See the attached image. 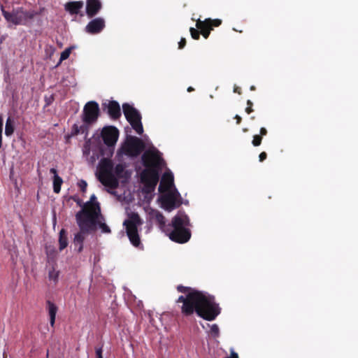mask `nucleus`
Wrapping results in <instances>:
<instances>
[{
	"mask_svg": "<svg viewBox=\"0 0 358 358\" xmlns=\"http://www.w3.org/2000/svg\"><path fill=\"white\" fill-rule=\"evenodd\" d=\"M176 289L185 294L176 300V303H182L180 310L184 316L189 317L196 313L203 320L213 321L220 314L221 308L214 296L182 285H178Z\"/></svg>",
	"mask_w": 358,
	"mask_h": 358,
	"instance_id": "nucleus-1",
	"label": "nucleus"
},
{
	"mask_svg": "<svg viewBox=\"0 0 358 358\" xmlns=\"http://www.w3.org/2000/svg\"><path fill=\"white\" fill-rule=\"evenodd\" d=\"M142 163L145 169L141 173V181L143 184V192L150 194L155 189L159 180V173L164 164V159L157 152H145L142 157Z\"/></svg>",
	"mask_w": 358,
	"mask_h": 358,
	"instance_id": "nucleus-2",
	"label": "nucleus"
},
{
	"mask_svg": "<svg viewBox=\"0 0 358 358\" xmlns=\"http://www.w3.org/2000/svg\"><path fill=\"white\" fill-rule=\"evenodd\" d=\"M189 226L190 221L188 215L180 211L172 218L166 234L172 241L178 243H187L191 238V231L187 228Z\"/></svg>",
	"mask_w": 358,
	"mask_h": 358,
	"instance_id": "nucleus-3",
	"label": "nucleus"
},
{
	"mask_svg": "<svg viewBox=\"0 0 358 358\" xmlns=\"http://www.w3.org/2000/svg\"><path fill=\"white\" fill-rule=\"evenodd\" d=\"M1 10L8 22L14 25H27L28 22L33 20L35 16L41 15L45 8H41L38 11H36L34 10H27L23 7H18L10 13L5 10L4 6L1 5Z\"/></svg>",
	"mask_w": 358,
	"mask_h": 358,
	"instance_id": "nucleus-4",
	"label": "nucleus"
},
{
	"mask_svg": "<svg viewBox=\"0 0 358 358\" xmlns=\"http://www.w3.org/2000/svg\"><path fill=\"white\" fill-rule=\"evenodd\" d=\"M143 223L142 219L139 215L136 213H132L129 215L128 219L125 220L123 222L129 241L136 248H143L138 234V227H141Z\"/></svg>",
	"mask_w": 358,
	"mask_h": 358,
	"instance_id": "nucleus-5",
	"label": "nucleus"
},
{
	"mask_svg": "<svg viewBox=\"0 0 358 358\" xmlns=\"http://www.w3.org/2000/svg\"><path fill=\"white\" fill-rule=\"evenodd\" d=\"M76 218L83 219L96 224L98 223L97 220L99 218L103 220L99 203L96 201L94 194L91 196L90 201L86 202L83 208L76 213Z\"/></svg>",
	"mask_w": 358,
	"mask_h": 358,
	"instance_id": "nucleus-6",
	"label": "nucleus"
},
{
	"mask_svg": "<svg viewBox=\"0 0 358 358\" xmlns=\"http://www.w3.org/2000/svg\"><path fill=\"white\" fill-rule=\"evenodd\" d=\"M113 163L108 158H103L99 164V180L106 187L115 189L119 181L113 174Z\"/></svg>",
	"mask_w": 358,
	"mask_h": 358,
	"instance_id": "nucleus-7",
	"label": "nucleus"
},
{
	"mask_svg": "<svg viewBox=\"0 0 358 358\" xmlns=\"http://www.w3.org/2000/svg\"><path fill=\"white\" fill-rule=\"evenodd\" d=\"M76 219L80 231L74 234L73 243L74 245V249L78 253H80L83 250V243L86 236L96 230L97 224L94 222L91 223L89 222V221L83 219Z\"/></svg>",
	"mask_w": 358,
	"mask_h": 358,
	"instance_id": "nucleus-8",
	"label": "nucleus"
},
{
	"mask_svg": "<svg viewBox=\"0 0 358 358\" xmlns=\"http://www.w3.org/2000/svg\"><path fill=\"white\" fill-rule=\"evenodd\" d=\"M122 110L127 120L132 128L138 134H142L143 127L141 122V115L138 110L128 103H123Z\"/></svg>",
	"mask_w": 358,
	"mask_h": 358,
	"instance_id": "nucleus-9",
	"label": "nucleus"
},
{
	"mask_svg": "<svg viewBox=\"0 0 358 358\" xmlns=\"http://www.w3.org/2000/svg\"><path fill=\"white\" fill-rule=\"evenodd\" d=\"M145 148L141 139L136 136H128L122 146V151L129 157L138 156Z\"/></svg>",
	"mask_w": 358,
	"mask_h": 358,
	"instance_id": "nucleus-10",
	"label": "nucleus"
},
{
	"mask_svg": "<svg viewBox=\"0 0 358 358\" xmlns=\"http://www.w3.org/2000/svg\"><path fill=\"white\" fill-rule=\"evenodd\" d=\"M100 115L99 106L97 102L90 101L84 106L82 120L86 124H94Z\"/></svg>",
	"mask_w": 358,
	"mask_h": 358,
	"instance_id": "nucleus-11",
	"label": "nucleus"
},
{
	"mask_svg": "<svg viewBox=\"0 0 358 358\" xmlns=\"http://www.w3.org/2000/svg\"><path fill=\"white\" fill-rule=\"evenodd\" d=\"M160 199L162 207L168 211L173 210L179 207L182 203L180 194L176 189H174L173 191H169L168 193L162 195Z\"/></svg>",
	"mask_w": 358,
	"mask_h": 358,
	"instance_id": "nucleus-12",
	"label": "nucleus"
},
{
	"mask_svg": "<svg viewBox=\"0 0 358 358\" xmlns=\"http://www.w3.org/2000/svg\"><path fill=\"white\" fill-rule=\"evenodd\" d=\"M221 24L222 20L220 19L212 20L208 18L203 21L199 19L196 21V27L200 30V34H202L205 38H208L213 27H219Z\"/></svg>",
	"mask_w": 358,
	"mask_h": 358,
	"instance_id": "nucleus-13",
	"label": "nucleus"
},
{
	"mask_svg": "<svg viewBox=\"0 0 358 358\" xmlns=\"http://www.w3.org/2000/svg\"><path fill=\"white\" fill-rule=\"evenodd\" d=\"M119 131L114 126H108L103 128L101 137L103 143L108 147L114 146L117 141Z\"/></svg>",
	"mask_w": 358,
	"mask_h": 358,
	"instance_id": "nucleus-14",
	"label": "nucleus"
},
{
	"mask_svg": "<svg viewBox=\"0 0 358 358\" xmlns=\"http://www.w3.org/2000/svg\"><path fill=\"white\" fill-rule=\"evenodd\" d=\"M103 110H106L110 117L113 120H117L121 116V109L119 103L116 101H108V103H102Z\"/></svg>",
	"mask_w": 358,
	"mask_h": 358,
	"instance_id": "nucleus-15",
	"label": "nucleus"
},
{
	"mask_svg": "<svg viewBox=\"0 0 358 358\" xmlns=\"http://www.w3.org/2000/svg\"><path fill=\"white\" fill-rule=\"evenodd\" d=\"M105 27V20L101 17L92 20L85 27L86 32L90 34L100 33Z\"/></svg>",
	"mask_w": 358,
	"mask_h": 358,
	"instance_id": "nucleus-16",
	"label": "nucleus"
},
{
	"mask_svg": "<svg viewBox=\"0 0 358 358\" xmlns=\"http://www.w3.org/2000/svg\"><path fill=\"white\" fill-rule=\"evenodd\" d=\"M102 8V3L100 0L86 1V14L88 17H93L96 15Z\"/></svg>",
	"mask_w": 358,
	"mask_h": 358,
	"instance_id": "nucleus-17",
	"label": "nucleus"
},
{
	"mask_svg": "<svg viewBox=\"0 0 358 358\" xmlns=\"http://www.w3.org/2000/svg\"><path fill=\"white\" fill-rule=\"evenodd\" d=\"M173 176L172 173L166 172L163 174L160 185L159 186V191L160 192L172 191L171 188L173 184Z\"/></svg>",
	"mask_w": 358,
	"mask_h": 358,
	"instance_id": "nucleus-18",
	"label": "nucleus"
},
{
	"mask_svg": "<svg viewBox=\"0 0 358 358\" xmlns=\"http://www.w3.org/2000/svg\"><path fill=\"white\" fill-rule=\"evenodd\" d=\"M83 2L82 1H70L65 4V10L71 15H77L79 13L81 8L83 7Z\"/></svg>",
	"mask_w": 358,
	"mask_h": 358,
	"instance_id": "nucleus-19",
	"label": "nucleus"
},
{
	"mask_svg": "<svg viewBox=\"0 0 358 358\" xmlns=\"http://www.w3.org/2000/svg\"><path fill=\"white\" fill-rule=\"evenodd\" d=\"M47 309L50 317V324L51 327H54L55 322L56 315L57 313V306L51 301L48 300L46 301Z\"/></svg>",
	"mask_w": 358,
	"mask_h": 358,
	"instance_id": "nucleus-20",
	"label": "nucleus"
},
{
	"mask_svg": "<svg viewBox=\"0 0 358 358\" xmlns=\"http://www.w3.org/2000/svg\"><path fill=\"white\" fill-rule=\"evenodd\" d=\"M50 172L54 174L53 177V191L55 193H59L61 190V186L63 183V180L57 174V170L55 168H52Z\"/></svg>",
	"mask_w": 358,
	"mask_h": 358,
	"instance_id": "nucleus-21",
	"label": "nucleus"
},
{
	"mask_svg": "<svg viewBox=\"0 0 358 358\" xmlns=\"http://www.w3.org/2000/svg\"><path fill=\"white\" fill-rule=\"evenodd\" d=\"M69 244L67 231L64 229H62L59 236V249L60 251L65 249Z\"/></svg>",
	"mask_w": 358,
	"mask_h": 358,
	"instance_id": "nucleus-22",
	"label": "nucleus"
},
{
	"mask_svg": "<svg viewBox=\"0 0 358 358\" xmlns=\"http://www.w3.org/2000/svg\"><path fill=\"white\" fill-rule=\"evenodd\" d=\"M15 131V122L10 117H8L6 122L5 134L6 136H10Z\"/></svg>",
	"mask_w": 358,
	"mask_h": 358,
	"instance_id": "nucleus-23",
	"label": "nucleus"
},
{
	"mask_svg": "<svg viewBox=\"0 0 358 358\" xmlns=\"http://www.w3.org/2000/svg\"><path fill=\"white\" fill-rule=\"evenodd\" d=\"M114 169L113 174L115 176L116 178L120 179L125 177L126 171H125V166L122 164H117Z\"/></svg>",
	"mask_w": 358,
	"mask_h": 358,
	"instance_id": "nucleus-24",
	"label": "nucleus"
},
{
	"mask_svg": "<svg viewBox=\"0 0 358 358\" xmlns=\"http://www.w3.org/2000/svg\"><path fill=\"white\" fill-rule=\"evenodd\" d=\"M155 220L157 222L159 227L166 233L167 232V229H169V225L166 224V218L165 217L160 213H157L155 216Z\"/></svg>",
	"mask_w": 358,
	"mask_h": 358,
	"instance_id": "nucleus-25",
	"label": "nucleus"
},
{
	"mask_svg": "<svg viewBox=\"0 0 358 358\" xmlns=\"http://www.w3.org/2000/svg\"><path fill=\"white\" fill-rule=\"evenodd\" d=\"M59 271H56L55 267H52L48 271V279L56 285L59 280Z\"/></svg>",
	"mask_w": 358,
	"mask_h": 358,
	"instance_id": "nucleus-26",
	"label": "nucleus"
},
{
	"mask_svg": "<svg viewBox=\"0 0 358 358\" xmlns=\"http://www.w3.org/2000/svg\"><path fill=\"white\" fill-rule=\"evenodd\" d=\"M105 219L103 218H99L97 222L96 227L99 225L100 229H101V231L104 234H110L111 232L110 227L104 223Z\"/></svg>",
	"mask_w": 358,
	"mask_h": 358,
	"instance_id": "nucleus-27",
	"label": "nucleus"
},
{
	"mask_svg": "<svg viewBox=\"0 0 358 358\" xmlns=\"http://www.w3.org/2000/svg\"><path fill=\"white\" fill-rule=\"evenodd\" d=\"M73 48V47L67 48L61 53L59 61L57 66H59L64 60H66L69 57Z\"/></svg>",
	"mask_w": 358,
	"mask_h": 358,
	"instance_id": "nucleus-28",
	"label": "nucleus"
},
{
	"mask_svg": "<svg viewBox=\"0 0 358 358\" xmlns=\"http://www.w3.org/2000/svg\"><path fill=\"white\" fill-rule=\"evenodd\" d=\"M209 334L214 338L219 336L220 329L217 324H214L210 327Z\"/></svg>",
	"mask_w": 358,
	"mask_h": 358,
	"instance_id": "nucleus-29",
	"label": "nucleus"
},
{
	"mask_svg": "<svg viewBox=\"0 0 358 358\" xmlns=\"http://www.w3.org/2000/svg\"><path fill=\"white\" fill-rule=\"evenodd\" d=\"M189 31H190V34H191V36L193 39L194 40H198L199 39V37H200V30L198 29H194V27H191L189 29Z\"/></svg>",
	"mask_w": 358,
	"mask_h": 358,
	"instance_id": "nucleus-30",
	"label": "nucleus"
},
{
	"mask_svg": "<svg viewBox=\"0 0 358 358\" xmlns=\"http://www.w3.org/2000/svg\"><path fill=\"white\" fill-rule=\"evenodd\" d=\"M103 344L101 343L99 346L95 347V355L96 358H103Z\"/></svg>",
	"mask_w": 358,
	"mask_h": 358,
	"instance_id": "nucleus-31",
	"label": "nucleus"
},
{
	"mask_svg": "<svg viewBox=\"0 0 358 358\" xmlns=\"http://www.w3.org/2000/svg\"><path fill=\"white\" fill-rule=\"evenodd\" d=\"M262 137L260 135H255L252 143L254 146L257 147L261 145Z\"/></svg>",
	"mask_w": 358,
	"mask_h": 358,
	"instance_id": "nucleus-32",
	"label": "nucleus"
},
{
	"mask_svg": "<svg viewBox=\"0 0 358 358\" xmlns=\"http://www.w3.org/2000/svg\"><path fill=\"white\" fill-rule=\"evenodd\" d=\"M78 185L83 192H85L86 191L87 184L85 180H80L78 182Z\"/></svg>",
	"mask_w": 358,
	"mask_h": 358,
	"instance_id": "nucleus-33",
	"label": "nucleus"
},
{
	"mask_svg": "<svg viewBox=\"0 0 358 358\" xmlns=\"http://www.w3.org/2000/svg\"><path fill=\"white\" fill-rule=\"evenodd\" d=\"M90 124H86L84 123L83 125H81L79 127V129H80V133L81 134H84V133H86V134H87V129H88V126H90Z\"/></svg>",
	"mask_w": 358,
	"mask_h": 358,
	"instance_id": "nucleus-34",
	"label": "nucleus"
},
{
	"mask_svg": "<svg viewBox=\"0 0 358 358\" xmlns=\"http://www.w3.org/2000/svg\"><path fill=\"white\" fill-rule=\"evenodd\" d=\"M186 45V39L185 38H182L178 43V48L182 49Z\"/></svg>",
	"mask_w": 358,
	"mask_h": 358,
	"instance_id": "nucleus-35",
	"label": "nucleus"
},
{
	"mask_svg": "<svg viewBox=\"0 0 358 358\" xmlns=\"http://www.w3.org/2000/svg\"><path fill=\"white\" fill-rule=\"evenodd\" d=\"M266 157H267V154L265 152H261L259 155V162L264 161L266 159Z\"/></svg>",
	"mask_w": 358,
	"mask_h": 358,
	"instance_id": "nucleus-36",
	"label": "nucleus"
},
{
	"mask_svg": "<svg viewBox=\"0 0 358 358\" xmlns=\"http://www.w3.org/2000/svg\"><path fill=\"white\" fill-rule=\"evenodd\" d=\"M73 134H75V135L80 134V131L79 126H78L77 124H74L73 126Z\"/></svg>",
	"mask_w": 358,
	"mask_h": 358,
	"instance_id": "nucleus-37",
	"label": "nucleus"
},
{
	"mask_svg": "<svg viewBox=\"0 0 358 358\" xmlns=\"http://www.w3.org/2000/svg\"><path fill=\"white\" fill-rule=\"evenodd\" d=\"M260 136L262 137L263 136H266L267 134V130L264 127H262L259 131Z\"/></svg>",
	"mask_w": 358,
	"mask_h": 358,
	"instance_id": "nucleus-38",
	"label": "nucleus"
},
{
	"mask_svg": "<svg viewBox=\"0 0 358 358\" xmlns=\"http://www.w3.org/2000/svg\"><path fill=\"white\" fill-rule=\"evenodd\" d=\"M3 120L1 115H0V134L2 135L3 131Z\"/></svg>",
	"mask_w": 358,
	"mask_h": 358,
	"instance_id": "nucleus-39",
	"label": "nucleus"
},
{
	"mask_svg": "<svg viewBox=\"0 0 358 358\" xmlns=\"http://www.w3.org/2000/svg\"><path fill=\"white\" fill-rule=\"evenodd\" d=\"M234 119L236 120V124H239L241 122L242 118L238 115H236Z\"/></svg>",
	"mask_w": 358,
	"mask_h": 358,
	"instance_id": "nucleus-40",
	"label": "nucleus"
},
{
	"mask_svg": "<svg viewBox=\"0 0 358 358\" xmlns=\"http://www.w3.org/2000/svg\"><path fill=\"white\" fill-rule=\"evenodd\" d=\"M234 92L238 93V94H241V89L239 87H234Z\"/></svg>",
	"mask_w": 358,
	"mask_h": 358,
	"instance_id": "nucleus-41",
	"label": "nucleus"
},
{
	"mask_svg": "<svg viewBox=\"0 0 358 358\" xmlns=\"http://www.w3.org/2000/svg\"><path fill=\"white\" fill-rule=\"evenodd\" d=\"M245 112L248 113V114H250L252 112H253V109H252V107H246L245 108Z\"/></svg>",
	"mask_w": 358,
	"mask_h": 358,
	"instance_id": "nucleus-42",
	"label": "nucleus"
},
{
	"mask_svg": "<svg viewBox=\"0 0 358 358\" xmlns=\"http://www.w3.org/2000/svg\"><path fill=\"white\" fill-rule=\"evenodd\" d=\"M247 105H248V106H247V107H250H250H252L253 103H252V102L250 100H248V101H247Z\"/></svg>",
	"mask_w": 358,
	"mask_h": 358,
	"instance_id": "nucleus-43",
	"label": "nucleus"
},
{
	"mask_svg": "<svg viewBox=\"0 0 358 358\" xmlns=\"http://www.w3.org/2000/svg\"><path fill=\"white\" fill-rule=\"evenodd\" d=\"M194 90V89L192 87H189L187 88V92H193Z\"/></svg>",
	"mask_w": 358,
	"mask_h": 358,
	"instance_id": "nucleus-44",
	"label": "nucleus"
},
{
	"mask_svg": "<svg viewBox=\"0 0 358 358\" xmlns=\"http://www.w3.org/2000/svg\"><path fill=\"white\" fill-rule=\"evenodd\" d=\"M250 90H255V86H251Z\"/></svg>",
	"mask_w": 358,
	"mask_h": 358,
	"instance_id": "nucleus-45",
	"label": "nucleus"
},
{
	"mask_svg": "<svg viewBox=\"0 0 358 358\" xmlns=\"http://www.w3.org/2000/svg\"><path fill=\"white\" fill-rule=\"evenodd\" d=\"M243 131H244V132L248 131V129H243Z\"/></svg>",
	"mask_w": 358,
	"mask_h": 358,
	"instance_id": "nucleus-46",
	"label": "nucleus"
},
{
	"mask_svg": "<svg viewBox=\"0 0 358 358\" xmlns=\"http://www.w3.org/2000/svg\"><path fill=\"white\" fill-rule=\"evenodd\" d=\"M4 358H6V357H4Z\"/></svg>",
	"mask_w": 358,
	"mask_h": 358,
	"instance_id": "nucleus-47",
	"label": "nucleus"
}]
</instances>
